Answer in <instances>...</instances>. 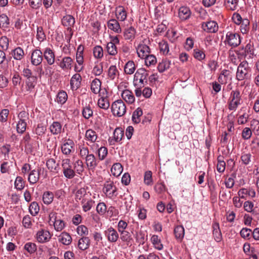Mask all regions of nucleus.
<instances>
[{
	"mask_svg": "<svg viewBox=\"0 0 259 259\" xmlns=\"http://www.w3.org/2000/svg\"><path fill=\"white\" fill-rule=\"evenodd\" d=\"M80 202L81 205H82V210L84 212L90 211L95 203V201L92 200L90 196L87 198L82 199V201Z\"/></svg>",
	"mask_w": 259,
	"mask_h": 259,
	"instance_id": "obj_27",
	"label": "nucleus"
},
{
	"mask_svg": "<svg viewBox=\"0 0 259 259\" xmlns=\"http://www.w3.org/2000/svg\"><path fill=\"white\" fill-rule=\"evenodd\" d=\"M104 235L107 240L110 243H115L119 238L118 232L112 227L108 228L104 231Z\"/></svg>",
	"mask_w": 259,
	"mask_h": 259,
	"instance_id": "obj_12",
	"label": "nucleus"
},
{
	"mask_svg": "<svg viewBox=\"0 0 259 259\" xmlns=\"http://www.w3.org/2000/svg\"><path fill=\"white\" fill-rule=\"evenodd\" d=\"M89 23L90 25L88 27V29L92 32V34L98 33L101 29L100 22L97 20H90Z\"/></svg>",
	"mask_w": 259,
	"mask_h": 259,
	"instance_id": "obj_29",
	"label": "nucleus"
},
{
	"mask_svg": "<svg viewBox=\"0 0 259 259\" xmlns=\"http://www.w3.org/2000/svg\"><path fill=\"white\" fill-rule=\"evenodd\" d=\"M124 135V131L122 128H116L113 133V137L116 142H119L121 140Z\"/></svg>",
	"mask_w": 259,
	"mask_h": 259,
	"instance_id": "obj_59",
	"label": "nucleus"
},
{
	"mask_svg": "<svg viewBox=\"0 0 259 259\" xmlns=\"http://www.w3.org/2000/svg\"><path fill=\"white\" fill-rule=\"evenodd\" d=\"M43 60V53L40 49H35L32 50L30 53L31 63L33 66L40 65Z\"/></svg>",
	"mask_w": 259,
	"mask_h": 259,
	"instance_id": "obj_10",
	"label": "nucleus"
},
{
	"mask_svg": "<svg viewBox=\"0 0 259 259\" xmlns=\"http://www.w3.org/2000/svg\"><path fill=\"white\" fill-rule=\"evenodd\" d=\"M67 98L68 96L66 92L61 91L58 93L56 101L60 104H63L66 102Z\"/></svg>",
	"mask_w": 259,
	"mask_h": 259,
	"instance_id": "obj_53",
	"label": "nucleus"
},
{
	"mask_svg": "<svg viewBox=\"0 0 259 259\" xmlns=\"http://www.w3.org/2000/svg\"><path fill=\"white\" fill-rule=\"evenodd\" d=\"M73 60L70 57H64L60 63V67L64 71L70 70L72 67Z\"/></svg>",
	"mask_w": 259,
	"mask_h": 259,
	"instance_id": "obj_22",
	"label": "nucleus"
},
{
	"mask_svg": "<svg viewBox=\"0 0 259 259\" xmlns=\"http://www.w3.org/2000/svg\"><path fill=\"white\" fill-rule=\"evenodd\" d=\"M231 79V72L226 69L223 70L218 77V81L221 84H226Z\"/></svg>",
	"mask_w": 259,
	"mask_h": 259,
	"instance_id": "obj_28",
	"label": "nucleus"
},
{
	"mask_svg": "<svg viewBox=\"0 0 259 259\" xmlns=\"http://www.w3.org/2000/svg\"><path fill=\"white\" fill-rule=\"evenodd\" d=\"M119 72L115 65L109 67L107 72V78L111 80H114L119 78Z\"/></svg>",
	"mask_w": 259,
	"mask_h": 259,
	"instance_id": "obj_26",
	"label": "nucleus"
},
{
	"mask_svg": "<svg viewBox=\"0 0 259 259\" xmlns=\"http://www.w3.org/2000/svg\"><path fill=\"white\" fill-rule=\"evenodd\" d=\"M239 196L234 197L233 198V203L235 207L240 208L242 204V201L241 199L243 198V189H241L238 192Z\"/></svg>",
	"mask_w": 259,
	"mask_h": 259,
	"instance_id": "obj_55",
	"label": "nucleus"
},
{
	"mask_svg": "<svg viewBox=\"0 0 259 259\" xmlns=\"http://www.w3.org/2000/svg\"><path fill=\"white\" fill-rule=\"evenodd\" d=\"M225 42L232 47H237L241 42L240 36L238 33L228 32L226 35Z\"/></svg>",
	"mask_w": 259,
	"mask_h": 259,
	"instance_id": "obj_9",
	"label": "nucleus"
},
{
	"mask_svg": "<svg viewBox=\"0 0 259 259\" xmlns=\"http://www.w3.org/2000/svg\"><path fill=\"white\" fill-rule=\"evenodd\" d=\"M136 52L138 56L143 59L144 58L150 54V49L148 45L142 41L140 42L136 47Z\"/></svg>",
	"mask_w": 259,
	"mask_h": 259,
	"instance_id": "obj_11",
	"label": "nucleus"
},
{
	"mask_svg": "<svg viewBox=\"0 0 259 259\" xmlns=\"http://www.w3.org/2000/svg\"><path fill=\"white\" fill-rule=\"evenodd\" d=\"M40 169H33L30 171L28 176V181L30 185L36 184L39 179Z\"/></svg>",
	"mask_w": 259,
	"mask_h": 259,
	"instance_id": "obj_30",
	"label": "nucleus"
},
{
	"mask_svg": "<svg viewBox=\"0 0 259 259\" xmlns=\"http://www.w3.org/2000/svg\"><path fill=\"white\" fill-rule=\"evenodd\" d=\"M74 23L75 19L72 15H66L62 19V25L67 27V30L70 31L72 30L71 28L73 26Z\"/></svg>",
	"mask_w": 259,
	"mask_h": 259,
	"instance_id": "obj_23",
	"label": "nucleus"
},
{
	"mask_svg": "<svg viewBox=\"0 0 259 259\" xmlns=\"http://www.w3.org/2000/svg\"><path fill=\"white\" fill-rule=\"evenodd\" d=\"M58 241L60 243L65 245H68L71 244L72 242V237L70 235L66 232H62L58 236Z\"/></svg>",
	"mask_w": 259,
	"mask_h": 259,
	"instance_id": "obj_31",
	"label": "nucleus"
},
{
	"mask_svg": "<svg viewBox=\"0 0 259 259\" xmlns=\"http://www.w3.org/2000/svg\"><path fill=\"white\" fill-rule=\"evenodd\" d=\"M115 15L117 20L119 22L125 21L127 17V12L122 6H118L115 8Z\"/></svg>",
	"mask_w": 259,
	"mask_h": 259,
	"instance_id": "obj_14",
	"label": "nucleus"
},
{
	"mask_svg": "<svg viewBox=\"0 0 259 259\" xmlns=\"http://www.w3.org/2000/svg\"><path fill=\"white\" fill-rule=\"evenodd\" d=\"M11 54L14 60L21 61L25 57L23 49L20 47H17L11 51Z\"/></svg>",
	"mask_w": 259,
	"mask_h": 259,
	"instance_id": "obj_24",
	"label": "nucleus"
},
{
	"mask_svg": "<svg viewBox=\"0 0 259 259\" xmlns=\"http://www.w3.org/2000/svg\"><path fill=\"white\" fill-rule=\"evenodd\" d=\"M49 130L52 134L54 135H60L62 130V125L58 121H54L49 127Z\"/></svg>",
	"mask_w": 259,
	"mask_h": 259,
	"instance_id": "obj_32",
	"label": "nucleus"
},
{
	"mask_svg": "<svg viewBox=\"0 0 259 259\" xmlns=\"http://www.w3.org/2000/svg\"><path fill=\"white\" fill-rule=\"evenodd\" d=\"M151 242L156 249L161 250L163 248V245L161 242V239L157 235H153L150 239Z\"/></svg>",
	"mask_w": 259,
	"mask_h": 259,
	"instance_id": "obj_33",
	"label": "nucleus"
},
{
	"mask_svg": "<svg viewBox=\"0 0 259 259\" xmlns=\"http://www.w3.org/2000/svg\"><path fill=\"white\" fill-rule=\"evenodd\" d=\"M61 166L63 173L65 178L71 179L75 177V171L72 168V164L69 159H63L62 160Z\"/></svg>",
	"mask_w": 259,
	"mask_h": 259,
	"instance_id": "obj_5",
	"label": "nucleus"
},
{
	"mask_svg": "<svg viewBox=\"0 0 259 259\" xmlns=\"http://www.w3.org/2000/svg\"><path fill=\"white\" fill-rule=\"evenodd\" d=\"M94 57L97 59H101L103 57L104 51L103 48L101 46H96L93 50Z\"/></svg>",
	"mask_w": 259,
	"mask_h": 259,
	"instance_id": "obj_50",
	"label": "nucleus"
},
{
	"mask_svg": "<svg viewBox=\"0 0 259 259\" xmlns=\"http://www.w3.org/2000/svg\"><path fill=\"white\" fill-rule=\"evenodd\" d=\"M52 234L48 230L41 229L35 234L34 237L36 241L40 243L48 242L52 238Z\"/></svg>",
	"mask_w": 259,
	"mask_h": 259,
	"instance_id": "obj_8",
	"label": "nucleus"
},
{
	"mask_svg": "<svg viewBox=\"0 0 259 259\" xmlns=\"http://www.w3.org/2000/svg\"><path fill=\"white\" fill-rule=\"evenodd\" d=\"M86 165L88 167L90 174L91 171L94 172L97 165V160L93 154L87 155L85 157Z\"/></svg>",
	"mask_w": 259,
	"mask_h": 259,
	"instance_id": "obj_19",
	"label": "nucleus"
},
{
	"mask_svg": "<svg viewBox=\"0 0 259 259\" xmlns=\"http://www.w3.org/2000/svg\"><path fill=\"white\" fill-rule=\"evenodd\" d=\"M101 81L100 79L96 78L91 82V90L92 92L97 94L101 90Z\"/></svg>",
	"mask_w": 259,
	"mask_h": 259,
	"instance_id": "obj_43",
	"label": "nucleus"
},
{
	"mask_svg": "<svg viewBox=\"0 0 259 259\" xmlns=\"http://www.w3.org/2000/svg\"><path fill=\"white\" fill-rule=\"evenodd\" d=\"M193 56L196 59L201 61L205 58V54L203 50L195 49L193 50Z\"/></svg>",
	"mask_w": 259,
	"mask_h": 259,
	"instance_id": "obj_58",
	"label": "nucleus"
},
{
	"mask_svg": "<svg viewBox=\"0 0 259 259\" xmlns=\"http://www.w3.org/2000/svg\"><path fill=\"white\" fill-rule=\"evenodd\" d=\"M36 37V39L40 42L46 40V36L42 27L37 26Z\"/></svg>",
	"mask_w": 259,
	"mask_h": 259,
	"instance_id": "obj_54",
	"label": "nucleus"
},
{
	"mask_svg": "<svg viewBox=\"0 0 259 259\" xmlns=\"http://www.w3.org/2000/svg\"><path fill=\"white\" fill-rule=\"evenodd\" d=\"M148 73L144 68H139L134 74L133 83L135 87H144L147 82Z\"/></svg>",
	"mask_w": 259,
	"mask_h": 259,
	"instance_id": "obj_3",
	"label": "nucleus"
},
{
	"mask_svg": "<svg viewBox=\"0 0 259 259\" xmlns=\"http://www.w3.org/2000/svg\"><path fill=\"white\" fill-rule=\"evenodd\" d=\"M43 58L46 61L49 65H52L55 62V54L54 51L50 48H46L44 49Z\"/></svg>",
	"mask_w": 259,
	"mask_h": 259,
	"instance_id": "obj_13",
	"label": "nucleus"
},
{
	"mask_svg": "<svg viewBox=\"0 0 259 259\" xmlns=\"http://www.w3.org/2000/svg\"><path fill=\"white\" fill-rule=\"evenodd\" d=\"M213 236L214 240L219 242L222 239V233L220 229L219 224L217 222H214L212 224Z\"/></svg>",
	"mask_w": 259,
	"mask_h": 259,
	"instance_id": "obj_34",
	"label": "nucleus"
},
{
	"mask_svg": "<svg viewBox=\"0 0 259 259\" xmlns=\"http://www.w3.org/2000/svg\"><path fill=\"white\" fill-rule=\"evenodd\" d=\"M102 192L107 198L115 199L118 195L117 188L113 181H106L102 188Z\"/></svg>",
	"mask_w": 259,
	"mask_h": 259,
	"instance_id": "obj_1",
	"label": "nucleus"
},
{
	"mask_svg": "<svg viewBox=\"0 0 259 259\" xmlns=\"http://www.w3.org/2000/svg\"><path fill=\"white\" fill-rule=\"evenodd\" d=\"M158 46L161 53L164 55H166L168 54L169 49L167 41L162 40L159 42Z\"/></svg>",
	"mask_w": 259,
	"mask_h": 259,
	"instance_id": "obj_51",
	"label": "nucleus"
},
{
	"mask_svg": "<svg viewBox=\"0 0 259 259\" xmlns=\"http://www.w3.org/2000/svg\"><path fill=\"white\" fill-rule=\"evenodd\" d=\"M136 65L133 61H128L124 66V73L127 75H132L136 71Z\"/></svg>",
	"mask_w": 259,
	"mask_h": 259,
	"instance_id": "obj_36",
	"label": "nucleus"
},
{
	"mask_svg": "<svg viewBox=\"0 0 259 259\" xmlns=\"http://www.w3.org/2000/svg\"><path fill=\"white\" fill-rule=\"evenodd\" d=\"M108 28L111 31L120 34L122 32V28L119 24V21L115 18L110 19L107 22Z\"/></svg>",
	"mask_w": 259,
	"mask_h": 259,
	"instance_id": "obj_15",
	"label": "nucleus"
},
{
	"mask_svg": "<svg viewBox=\"0 0 259 259\" xmlns=\"http://www.w3.org/2000/svg\"><path fill=\"white\" fill-rule=\"evenodd\" d=\"M144 183L147 186H151L153 184L152 173L151 171H146L144 177Z\"/></svg>",
	"mask_w": 259,
	"mask_h": 259,
	"instance_id": "obj_63",
	"label": "nucleus"
},
{
	"mask_svg": "<svg viewBox=\"0 0 259 259\" xmlns=\"http://www.w3.org/2000/svg\"><path fill=\"white\" fill-rule=\"evenodd\" d=\"M143 115L142 109L138 107L133 113L132 119L135 123H139L141 122V117Z\"/></svg>",
	"mask_w": 259,
	"mask_h": 259,
	"instance_id": "obj_46",
	"label": "nucleus"
},
{
	"mask_svg": "<svg viewBox=\"0 0 259 259\" xmlns=\"http://www.w3.org/2000/svg\"><path fill=\"white\" fill-rule=\"evenodd\" d=\"M137 30L133 26H130L125 28L123 32L125 40L132 41L136 37Z\"/></svg>",
	"mask_w": 259,
	"mask_h": 259,
	"instance_id": "obj_21",
	"label": "nucleus"
},
{
	"mask_svg": "<svg viewBox=\"0 0 259 259\" xmlns=\"http://www.w3.org/2000/svg\"><path fill=\"white\" fill-rule=\"evenodd\" d=\"M134 236L137 243L142 245L144 244L145 241V233L143 231H140L136 232L134 234Z\"/></svg>",
	"mask_w": 259,
	"mask_h": 259,
	"instance_id": "obj_60",
	"label": "nucleus"
},
{
	"mask_svg": "<svg viewBox=\"0 0 259 259\" xmlns=\"http://www.w3.org/2000/svg\"><path fill=\"white\" fill-rule=\"evenodd\" d=\"M10 24V19L6 14L0 15V28L6 29L9 27Z\"/></svg>",
	"mask_w": 259,
	"mask_h": 259,
	"instance_id": "obj_42",
	"label": "nucleus"
},
{
	"mask_svg": "<svg viewBox=\"0 0 259 259\" xmlns=\"http://www.w3.org/2000/svg\"><path fill=\"white\" fill-rule=\"evenodd\" d=\"M37 78L36 76L32 77L26 78V89L29 92H31L34 88Z\"/></svg>",
	"mask_w": 259,
	"mask_h": 259,
	"instance_id": "obj_44",
	"label": "nucleus"
},
{
	"mask_svg": "<svg viewBox=\"0 0 259 259\" xmlns=\"http://www.w3.org/2000/svg\"><path fill=\"white\" fill-rule=\"evenodd\" d=\"M202 28L206 32L214 33L218 31V26L215 21H209L202 23Z\"/></svg>",
	"mask_w": 259,
	"mask_h": 259,
	"instance_id": "obj_18",
	"label": "nucleus"
},
{
	"mask_svg": "<svg viewBox=\"0 0 259 259\" xmlns=\"http://www.w3.org/2000/svg\"><path fill=\"white\" fill-rule=\"evenodd\" d=\"M23 249L30 255L34 254L37 251V245L34 242H28L24 245Z\"/></svg>",
	"mask_w": 259,
	"mask_h": 259,
	"instance_id": "obj_41",
	"label": "nucleus"
},
{
	"mask_svg": "<svg viewBox=\"0 0 259 259\" xmlns=\"http://www.w3.org/2000/svg\"><path fill=\"white\" fill-rule=\"evenodd\" d=\"M145 59V64L147 67L154 66L157 63V59L156 57L153 55L150 54L147 55Z\"/></svg>",
	"mask_w": 259,
	"mask_h": 259,
	"instance_id": "obj_48",
	"label": "nucleus"
},
{
	"mask_svg": "<svg viewBox=\"0 0 259 259\" xmlns=\"http://www.w3.org/2000/svg\"><path fill=\"white\" fill-rule=\"evenodd\" d=\"M83 116L87 119H89L93 115V111L90 105L85 106L83 108L82 111Z\"/></svg>",
	"mask_w": 259,
	"mask_h": 259,
	"instance_id": "obj_64",
	"label": "nucleus"
},
{
	"mask_svg": "<svg viewBox=\"0 0 259 259\" xmlns=\"http://www.w3.org/2000/svg\"><path fill=\"white\" fill-rule=\"evenodd\" d=\"M12 164L13 162L12 161H5L3 162L1 165V172L2 174L9 173Z\"/></svg>",
	"mask_w": 259,
	"mask_h": 259,
	"instance_id": "obj_57",
	"label": "nucleus"
},
{
	"mask_svg": "<svg viewBox=\"0 0 259 259\" xmlns=\"http://www.w3.org/2000/svg\"><path fill=\"white\" fill-rule=\"evenodd\" d=\"M29 211L30 214L33 215H36L39 211V206L36 202H32L29 207Z\"/></svg>",
	"mask_w": 259,
	"mask_h": 259,
	"instance_id": "obj_61",
	"label": "nucleus"
},
{
	"mask_svg": "<svg viewBox=\"0 0 259 259\" xmlns=\"http://www.w3.org/2000/svg\"><path fill=\"white\" fill-rule=\"evenodd\" d=\"M122 100L128 104H133L135 102V97L134 93L131 90H124L121 93Z\"/></svg>",
	"mask_w": 259,
	"mask_h": 259,
	"instance_id": "obj_20",
	"label": "nucleus"
},
{
	"mask_svg": "<svg viewBox=\"0 0 259 259\" xmlns=\"http://www.w3.org/2000/svg\"><path fill=\"white\" fill-rule=\"evenodd\" d=\"M98 99V106L103 109L107 110L110 107V103L109 101L108 97L106 95L105 96H101Z\"/></svg>",
	"mask_w": 259,
	"mask_h": 259,
	"instance_id": "obj_37",
	"label": "nucleus"
},
{
	"mask_svg": "<svg viewBox=\"0 0 259 259\" xmlns=\"http://www.w3.org/2000/svg\"><path fill=\"white\" fill-rule=\"evenodd\" d=\"M120 233V238L123 241L127 243H130L132 240L130 233L126 230L119 232Z\"/></svg>",
	"mask_w": 259,
	"mask_h": 259,
	"instance_id": "obj_56",
	"label": "nucleus"
},
{
	"mask_svg": "<svg viewBox=\"0 0 259 259\" xmlns=\"http://www.w3.org/2000/svg\"><path fill=\"white\" fill-rule=\"evenodd\" d=\"M85 138L88 141L94 143L97 141L98 137L95 131L90 129L86 131Z\"/></svg>",
	"mask_w": 259,
	"mask_h": 259,
	"instance_id": "obj_52",
	"label": "nucleus"
},
{
	"mask_svg": "<svg viewBox=\"0 0 259 259\" xmlns=\"http://www.w3.org/2000/svg\"><path fill=\"white\" fill-rule=\"evenodd\" d=\"M170 61L167 59H163L161 62L159 63L157 69L159 72H163L170 67Z\"/></svg>",
	"mask_w": 259,
	"mask_h": 259,
	"instance_id": "obj_47",
	"label": "nucleus"
},
{
	"mask_svg": "<svg viewBox=\"0 0 259 259\" xmlns=\"http://www.w3.org/2000/svg\"><path fill=\"white\" fill-rule=\"evenodd\" d=\"M229 100V109L235 110L238 105L241 104V96L240 92L237 90L232 91Z\"/></svg>",
	"mask_w": 259,
	"mask_h": 259,
	"instance_id": "obj_7",
	"label": "nucleus"
},
{
	"mask_svg": "<svg viewBox=\"0 0 259 259\" xmlns=\"http://www.w3.org/2000/svg\"><path fill=\"white\" fill-rule=\"evenodd\" d=\"M174 233L176 239L181 241L184 237L185 235V229L182 225H178L175 227Z\"/></svg>",
	"mask_w": 259,
	"mask_h": 259,
	"instance_id": "obj_35",
	"label": "nucleus"
},
{
	"mask_svg": "<svg viewBox=\"0 0 259 259\" xmlns=\"http://www.w3.org/2000/svg\"><path fill=\"white\" fill-rule=\"evenodd\" d=\"M46 166L49 171L54 175L58 174L60 170V163L57 162L54 158L48 159L46 161Z\"/></svg>",
	"mask_w": 259,
	"mask_h": 259,
	"instance_id": "obj_17",
	"label": "nucleus"
},
{
	"mask_svg": "<svg viewBox=\"0 0 259 259\" xmlns=\"http://www.w3.org/2000/svg\"><path fill=\"white\" fill-rule=\"evenodd\" d=\"M82 77L78 72L72 75L70 80V88L72 91H76L81 86Z\"/></svg>",
	"mask_w": 259,
	"mask_h": 259,
	"instance_id": "obj_16",
	"label": "nucleus"
},
{
	"mask_svg": "<svg viewBox=\"0 0 259 259\" xmlns=\"http://www.w3.org/2000/svg\"><path fill=\"white\" fill-rule=\"evenodd\" d=\"M83 52H84V46L82 45H80L78 46L76 53V61L78 64V65L74 66V71L76 72H80L83 69Z\"/></svg>",
	"mask_w": 259,
	"mask_h": 259,
	"instance_id": "obj_6",
	"label": "nucleus"
},
{
	"mask_svg": "<svg viewBox=\"0 0 259 259\" xmlns=\"http://www.w3.org/2000/svg\"><path fill=\"white\" fill-rule=\"evenodd\" d=\"M90 244V239L88 237H82L78 241V247L81 250L88 249Z\"/></svg>",
	"mask_w": 259,
	"mask_h": 259,
	"instance_id": "obj_38",
	"label": "nucleus"
},
{
	"mask_svg": "<svg viewBox=\"0 0 259 259\" xmlns=\"http://www.w3.org/2000/svg\"><path fill=\"white\" fill-rule=\"evenodd\" d=\"M191 15V12L189 8L187 7H181L178 11V17L182 21L188 19Z\"/></svg>",
	"mask_w": 259,
	"mask_h": 259,
	"instance_id": "obj_25",
	"label": "nucleus"
},
{
	"mask_svg": "<svg viewBox=\"0 0 259 259\" xmlns=\"http://www.w3.org/2000/svg\"><path fill=\"white\" fill-rule=\"evenodd\" d=\"M122 171L123 167L120 163H114L111 168V172L112 175L115 177L119 176Z\"/></svg>",
	"mask_w": 259,
	"mask_h": 259,
	"instance_id": "obj_45",
	"label": "nucleus"
},
{
	"mask_svg": "<svg viewBox=\"0 0 259 259\" xmlns=\"http://www.w3.org/2000/svg\"><path fill=\"white\" fill-rule=\"evenodd\" d=\"M73 169L75 173L81 175L84 171V165L82 161L81 160H77L73 163Z\"/></svg>",
	"mask_w": 259,
	"mask_h": 259,
	"instance_id": "obj_49",
	"label": "nucleus"
},
{
	"mask_svg": "<svg viewBox=\"0 0 259 259\" xmlns=\"http://www.w3.org/2000/svg\"><path fill=\"white\" fill-rule=\"evenodd\" d=\"M9 39L6 36H3L0 38V47L4 52L7 51L9 47Z\"/></svg>",
	"mask_w": 259,
	"mask_h": 259,
	"instance_id": "obj_62",
	"label": "nucleus"
},
{
	"mask_svg": "<svg viewBox=\"0 0 259 259\" xmlns=\"http://www.w3.org/2000/svg\"><path fill=\"white\" fill-rule=\"evenodd\" d=\"M54 198V193L50 191H45L42 194V201L46 205H49L53 201Z\"/></svg>",
	"mask_w": 259,
	"mask_h": 259,
	"instance_id": "obj_40",
	"label": "nucleus"
},
{
	"mask_svg": "<svg viewBox=\"0 0 259 259\" xmlns=\"http://www.w3.org/2000/svg\"><path fill=\"white\" fill-rule=\"evenodd\" d=\"M120 35H109L110 41L106 44L105 50L110 56H115L118 53L117 45H119Z\"/></svg>",
	"mask_w": 259,
	"mask_h": 259,
	"instance_id": "obj_2",
	"label": "nucleus"
},
{
	"mask_svg": "<svg viewBox=\"0 0 259 259\" xmlns=\"http://www.w3.org/2000/svg\"><path fill=\"white\" fill-rule=\"evenodd\" d=\"M126 111V106L123 100L119 99L112 103L111 111L114 116L121 117L125 114Z\"/></svg>",
	"mask_w": 259,
	"mask_h": 259,
	"instance_id": "obj_4",
	"label": "nucleus"
},
{
	"mask_svg": "<svg viewBox=\"0 0 259 259\" xmlns=\"http://www.w3.org/2000/svg\"><path fill=\"white\" fill-rule=\"evenodd\" d=\"M89 196L87 193V190L84 188H81L77 190L75 193V200L76 202L82 201V199L87 198Z\"/></svg>",
	"mask_w": 259,
	"mask_h": 259,
	"instance_id": "obj_39",
	"label": "nucleus"
}]
</instances>
